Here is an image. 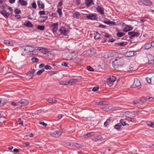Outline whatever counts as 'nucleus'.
<instances>
[{
	"instance_id": "obj_35",
	"label": "nucleus",
	"mask_w": 154,
	"mask_h": 154,
	"mask_svg": "<svg viewBox=\"0 0 154 154\" xmlns=\"http://www.w3.org/2000/svg\"><path fill=\"white\" fill-rule=\"evenodd\" d=\"M6 101L5 99H0V106L4 105Z\"/></svg>"
},
{
	"instance_id": "obj_25",
	"label": "nucleus",
	"mask_w": 154,
	"mask_h": 154,
	"mask_svg": "<svg viewBox=\"0 0 154 154\" xmlns=\"http://www.w3.org/2000/svg\"><path fill=\"white\" fill-rule=\"evenodd\" d=\"M120 123L121 125H122L123 126L129 125V124L127 123L123 119H122L120 120Z\"/></svg>"
},
{
	"instance_id": "obj_4",
	"label": "nucleus",
	"mask_w": 154,
	"mask_h": 154,
	"mask_svg": "<svg viewBox=\"0 0 154 154\" xmlns=\"http://www.w3.org/2000/svg\"><path fill=\"white\" fill-rule=\"evenodd\" d=\"M62 132L60 131H52L50 133V135L53 137H58L62 134Z\"/></svg>"
},
{
	"instance_id": "obj_40",
	"label": "nucleus",
	"mask_w": 154,
	"mask_h": 154,
	"mask_svg": "<svg viewBox=\"0 0 154 154\" xmlns=\"http://www.w3.org/2000/svg\"><path fill=\"white\" fill-rule=\"evenodd\" d=\"M60 84L62 85H68V84L67 83V81H62L60 82Z\"/></svg>"
},
{
	"instance_id": "obj_13",
	"label": "nucleus",
	"mask_w": 154,
	"mask_h": 154,
	"mask_svg": "<svg viewBox=\"0 0 154 154\" xmlns=\"http://www.w3.org/2000/svg\"><path fill=\"white\" fill-rule=\"evenodd\" d=\"M85 4L87 7H89L92 5H94V3L92 0H86L85 2Z\"/></svg>"
},
{
	"instance_id": "obj_15",
	"label": "nucleus",
	"mask_w": 154,
	"mask_h": 154,
	"mask_svg": "<svg viewBox=\"0 0 154 154\" xmlns=\"http://www.w3.org/2000/svg\"><path fill=\"white\" fill-rule=\"evenodd\" d=\"M133 28V27L131 26L126 25V26L124 28L123 31L125 32H128L132 30Z\"/></svg>"
},
{
	"instance_id": "obj_43",
	"label": "nucleus",
	"mask_w": 154,
	"mask_h": 154,
	"mask_svg": "<svg viewBox=\"0 0 154 154\" xmlns=\"http://www.w3.org/2000/svg\"><path fill=\"white\" fill-rule=\"evenodd\" d=\"M14 12L15 13V14H17L20 13L21 12V11L20 10V9L18 8H16L15 9Z\"/></svg>"
},
{
	"instance_id": "obj_30",
	"label": "nucleus",
	"mask_w": 154,
	"mask_h": 154,
	"mask_svg": "<svg viewBox=\"0 0 154 154\" xmlns=\"http://www.w3.org/2000/svg\"><path fill=\"white\" fill-rule=\"evenodd\" d=\"M133 103L134 105H136L137 103L141 105L143 103V102L140 100H139L135 101H134Z\"/></svg>"
},
{
	"instance_id": "obj_36",
	"label": "nucleus",
	"mask_w": 154,
	"mask_h": 154,
	"mask_svg": "<svg viewBox=\"0 0 154 154\" xmlns=\"http://www.w3.org/2000/svg\"><path fill=\"white\" fill-rule=\"evenodd\" d=\"M151 46V44H150V43H147L145 44V48L146 49H148L150 48Z\"/></svg>"
},
{
	"instance_id": "obj_29",
	"label": "nucleus",
	"mask_w": 154,
	"mask_h": 154,
	"mask_svg": "<svg viewBox=\"0 0 154 154\" xmlns=\"http://www.w3.org/2000/svg\"><path fill=\"white\" fill-rule=\"evenodd\" d=\"M35 72V70L34 69H32L31 71H29L27 74H29V76H34V74Z\"/></svg>"
},
{
	"instance_id": "obj_10",
	"label": "nucleus",
	"mask_w": 154,
	"mask_h": 154,
	"mask_svg": "<svg viewBox=\"0 0 154 154\" xmlns=\"http://www.w3.org/2000/svg\"><path fill=\"white\" fill-rule=\"evenodd\" d=\"M19 107L25 106L28 105L29 103L28 101L26 99H22L19 102Z\"/></svg>"
},
{
	"instance_id": "obj_53",
	"label": "nucleus",
	"mask_w": 154,
	"mask_h": 154,
	"mask_svg": "<svg viewBox=\"0 0 154 154\" xmlns=\"http://www.w3.org/2000/svg\"><path fill=\"white\" fill-rule=\"evenodd\" d=\"M105 34L103 35V36L106 38H109L111 36V35L108 34L106 33H105Z\"/></svg>"
},
{
	"instance_id": "obj_59",
	"label": "nucleus",
	"mask_w": 154,
	"mask_h": 154,
	"mask_svg": "<svg viewBox=\"0 0 154 154\" xmlns=\"http://www.w3.org/2000/svg\"><path fill=\"white\" fill-rule=\"evenodd\" d=\"M45 66V64L43 63H42L39 65V68H42Z\"/></svg>"
},
{
	"instance_id": "obj_38",
	"label": "nucleus",
	"mask_w": 154,
	"mask_h": 154,
	"mask_svg": "<svg viewBox=\"0 0 154 154\" xmlns=\"http://www.w3.org/2000/svg\"><path fill=\"white\" fill-rule=\"evenodd\" d=\"M38 59L36 57H33L31 58L32 61L34 63H37L38 61Z\"/></svg>"
},
{
	"instance_id": "obj_41",
	"label": "nucleus",
	"mask_w": 154,
	"mask_h": 154,
	"mask_svg": "<svg viewBox=\"0 0 154 154\" xmlns=\"http://www.w3.org/2000/svg\"><path fill=\"white\" fill-rule=\"evenodd\" d=\"M32 7L34 9H36L37 8V5L35 1L34 2L31 4Z\"/></svg>"
},
{
	"instance_id": "obj_5",
	"label": "nucleus",
	"mask_w": 154,
	"mask_h": 154,
	"mask_svg": "<svg viewBox=\"0 0 154 154\" xmlns=\"http://www.w3.org/2000/svg\"><path fill=\"white\" fill-rule=\"evenodd\" d=\"M138 3L140 4L142 3L144 5L147 6H151L152 5V2L148 0H140L138 1Z\"/></svg>"
},
{
	"instance_id": "obj_45",
	"label": "nucleus",
	"mask_w": 154,
	"mask_h": 154,
	"mask_svg": "<svg viewBox=\"0 0 154 154\" xmlns=\"http://www.w3.org/2000/svg\"><path fill=\"white\" fill-rule=\"evenodd\" d=\"M110 120L109 119H107L104 123V125L105 127H106L109 124V123L110 122Z\"/></svg>"
},
{
	"instance_id": "obj_34",
	"label": "nucleus",
	"mask_w": 154,
	"mask_h": 154,
	"mask_svg": "<svg viewBox=\"0 0 154 154\" xmlns=\"http://www.w3.org/2000/svg\"><path fill=\"white\" fill-rule=\"evenodd\" d=\"M125 35V33L122 32H118L117 33V36L118 37H122V36Z\"/></svg>"
},
{
	"instance_id": "obj_60",
	"label": "nucleus",
	"mask_w": 154,
	"mask_h": 154,
	"mask_svg": "<svg viewBox=\"0 0 154 154\" xmlns=\"http://www.w3.org/2000/svg\"><path fill=\"white\" fill-rule=\"evenodd\" d=\"M99 27H101L103 28H105L106 27V26L105 25L100 24L99 25Z\"/></svg>"
},
{
	"instance_id": "obj_8",
	"label": "nucleus",
	"mask_w": 154,
	"mask_h": 154,
	"mask_svg": "<svg viewBox=\"0 0 154 154\" xmlns=\"http://www.w3.org/2000/svg\"><path fill=\"white\" fill-rule=\"evenodd\" d=\"M59 32L61 34L64 35H66L69 32L68 30L66 29L65 27H60L59 29Z\"/></svg>"
},
{
	"instance_id": "obj_18",
	"label": "nucleus",
	"mask_w": 154,
	"mask_h": 154,
	"mask_svg": "<svg viewBox=\"0 0 154 154\" xmlns=\"http://www.w3.org/2000/svg\"><path fill=\"white\" fill-rule=\"evenodd\" d=\"M77 81V80L76 79H72L67 81V83L68 84V85H74Z\"/></svg>"
},
{
	"instance_id": "obj_9",
	"label": "nucleus",
	"mask_w": 154,
	"mask_h": 154,
	"mask_svg": "<svg viewBox=\"0 0 154 154\" xmlns=\"http://www.w3.org/2000/svg\"><path fill=\"white\" fill-rule=\"evenodd\" d=\"M116 78H109L106 79V82L109 86H111L113 85V82L115 81Z\"/></svg>"
},
{
	"instance_id": "obj_6",
	"label": "nucleus",
	"mask_w": 154,
	"mask_h": 154,
	"mask_svg": "<svg viewBox=\"0 0 154 154\" xmlns=\"http://www.w3.org/2000/svg\"><path fill=\"white\" fill-rule=\"evenodd\" d=\"M58 26L59 25L58 23H54L50 26V28L53 33H54L57 31Z\"/></svg>"
},
{
	"instance_id": "obj_39",
	"label": "nucleus",
	"mask_w": 154,
	"mask_h": 154,
	"mask_svg": "<svg viewBox=\"0 0 154 154\" xmlns=\"http://www.w3.org/2000/svg\"><path fill=\"white\" fill-rule=\"evenodd\" d=\"M95 104L96 105H103V102L99 101H96L95 102Z\"/></svg>"
},
{
	"instance_id": "obj_16",
	"label": "nucleus",
	"mask_w": 154,
	"mask_h": 154,
	"mask_svg": "<svg viewBox=\"0 0 154 154\" xmlns=\"http://www.w3.org/2000/svg\"><path fill=\"white\" fill-rule=\"evenodd\" d=\"M127 44V42H123L119 43H115L114 46L116 47H118L119 46H123Z\"/></svg>"
},
{
	"instance_id": "obj_56",
	"label": "nucleus",
	"mask_w": 154,
	"mask_h": 154,
	"mask_svg": "<svg viewBox=\"0 0 154 154\" xmlns=\"http://www.w3.org/2000/svg\"><path fill=\"white\" fill-rule=\"evenodd\" d=\"M68 63L65 62H63L62 63V65L64 66L65 67H67L68 66Z\"/></svg>"
},
{
	"instance_id": "obj_21",
	"label": "nucleus",
	"mask_w": 154,
	"mask_h": 154,
	"mask_svg": "<svg viewBox=\"0 0 154 154\" xmlns=\"http://www.w3.org/2000/svg\"><path fill=\"white\" fill-rule=\"evenodd\" d=\"M134 85L136 87H139L140 86L141 84L140 81L137 79H135L134 83Z\"/></svg>"
},
{
	"instance_id": "obj_44",
	"label": "nucleus",
	"mask_w": 154,
	"mask_h": 154,
	"mask_svg": "<svg viewBox=\"0 0 154 154\" xmlns=\"http://www.w3.org/2000/svg\"><path fill=\"white\" fill-rule=\"evenodd\" d=\"M66 145L67 146H69L70 147L74 146H75L76 145L74 143H66Z\"/></svg>"
},
{
	"instance_id": "obj_2",
	"label": "nucleus",
	"mask_w": 154,
	"mask_h": 154,
	"mask_svg": "<svg viewBox=\"0 0 154 154\" xmlns=\"http://www.w3.org/2000/svg\"><path fill=\"white\" fill-rule=\"evenodd\" d=\"M25 51L29 55H34L38 54V52L35 50L34 48L32 46L28 45L23 47Z\"/></svg>"
},
{
	"instance_id": "obj_51",
	"label": "nucleus",
	"mask_w": 154,
	"mask_h": 154,
	"mask_svg": "<svg viewBox=\"0 0 154 154\" xmlns=\"http://www.w3.org/2000/svg\"><path fill=\"white\" fill-rule=\"evenodd\" d=\"M87 69L89 71H94V69L90 66H87Z\"/></svg>"
},
{
	"instance_id": "obj_37",
	"label": "nucleus",
	"mask_w": 154,
	"mask_h": 154,
	"mask_svg": "<svg viewBox=\"0 0 154 154\" xmlns=\"http://www.w3.org/2000/svg\"><path fill=\"white\" fill-rule=\"evenodd\" d=\"M62 8L57 7V12L59 14L60 16H61L62 14Z\"/></svg>"
},
{
	"instance_id": "obj_1",
	"label": "nucleus",
	"mask_w": 154,
	"mask_h": 154,
	"mask_svg": "<svg viewBox=\"0 0 154 154\" xmlns=\"http://www.w3.org/2000/svg\"><path fill=\"white\" fill-rule=\"evenodd\" d=\"M2 8L3 11L0 13L6 18H8L10 14L12 13L13 11L11 7L6 5L5 2L2 0H0V8Z\"/></svg>"
},
{
	"instance_id": "obj_12",
	"label": "nucleus",
	"mask_w": 154,
	"mask_h": 154,
	"mask_svg": "<svg viewBox=\"0 0 154 154\" xmlns=\"http://www.w3.org/2000/svg\"><path fill=\"white\" fill-rule=\"evenodd\" d=\"M86 17L88 19L92 20H97V16L94 14H92L90 15H88Z\"/></svg>"
},
{
	"instance_id": "obj_7",
	"label": "nucleus",
	"mask_w": 154,
	"mask_h": 154,
	"mask_svg": "<svg viewBox=\"0 0 154 154\" xmlns=\"http://www.w3.org/2000/svg\"><path fill=\"white\" fill-rule=\"evenodd\" d=\"M128 34L130 35L129 38L131 39H133L135 37H137L140 35L139 33L134 31L129 32H128Z\"/></svg>"
},
{
	"instance_id": "obj_3",
	"label": "nucleus",
	"mask_w": 154,
	"mask_h": 154,
	"mask_svg": "<svg viewBox=\"0 0 154 154\" xmlns=\"http://www.w3.org/2000/svg\"><path fill=\"white\" fill-rule=\"evenodd\" d=\"M122 58L117 57L112 62V65L114 68L116 69L123 64Z\"/></svg>"
},
{
	"instance_id": "obj_11",
	"label": "nucleus",
	"mask_w": 154,
	"mask_h": 154,
	"mask_svg": "<svg viewBox=\"0 0 154 154\" xmlns=\"http://www.w3.org/2000/svg\"><path fill=\"white\" fill-rule=\"evenodd\" d=\"M96 10L100 14L103 15L104 14V9L102 6L98 5L96 8Z\"/></svg>"
},
{
	"instance_id": "obj_31",
	"label": "nucleus",
	"mask_w": 154,
	"mask_h": 154,
	"mask_svg": "<svg viewBox=\"0 0 154 154\" xmlns=\"http://www.w3.org/2000/svg\"><path fill=\"white\" fill-rule=\"evenodd\" d=\"M121 125L120 123H118L116 124L114 126L115 129L117 130H120L121 128Z\"/></svg>"
},
{
	"instance_id": "obj_46",
	"label": "nucleus",
	"mask_w": 154,
	"mask_h": 154,
	"mask_svg": "<svg viewBox=\"0 0 154 154\" xmlns=\"http://www.w3.org/2000/svg\"><path fill=\"white\" fill-rule=\"evenodd\" d=\"M148 63L149 64L154 65V58L148 61Z\"/></svg>"
},
{
	"instance_id": "obj_64",
	"label": "nucleus",
	"mask_w": 154,
	"mask_h": 154,
	"mask_svg": "<svg viewBox=\"0 0 154 154\" xmlns=\"http://www.w3.org/2000/svg\"><path fill=\"white\" fill-rule=\"evenodd\" d=\"M151 45L152 47H154V41L151 42Z\"/></svg>"
},
{
	"instance_id": "obj_47",
	"label": "nucleus",
	"mask_w": 154,
	"mask_h": 154,
	"mask_svg": "<svg viewBox=\"0 0 154 154\" xmlns=\"http://www.w3.org/2000/svg\"><path fill=\"white\" fill-rule=\"evenodd\" d=\"M63 1L62 0H61L60 1L59 3L57 6V7L60 8L63 5Z\"/></svg>"
},
{
	"instance_id": "obj_33",
	"label": "nucleus",
	"mask_w": 154,
	"mask_h": 154,
	"mask_svg": "<svg viewBox=\"0 0 154 154\" xmlns=\"http://www.w3.org/2000/svg\"><path fill=\"white\" fill-rule=\"evenodd\" d=\"M37 28L39 30L43 31L45 29V27L42 25H38L37 26Z\"/></svg>"
},
{
	"instance_id": "obj_17",
	"label": "nucleus",
	"mask_w": 154,
	"mask_h": 154,
	"mask_svg": "<svg viewBox=\"0 0 154 154\" xmlns=\"http://www.w3.org/2000/svg\"><path fill=\"white\" fill-rule=\"evenodd\" d=\"M38 50L41 51V52L44 54H47L48 53L49 51L48 49L42 47H40L38 48Z\"/></svg>"
},
{
	"instance_id": "obj_24",
	"label": "nucleus",
	"mask_w": 154,
	"mask_h": 154,
	"mask_svg": "<svg viewBox=\"0 0 154 154\" xmlns=\"http://www.w3.org/2000/svg\"><path fill=\"white\" fill-rule=\"evenodd\" d=\"M19 2L22 6H26L28 4L27 2L24 0H19Z\"/></svg>"
},
{
	"instance_id": "obj_48",
	"label": "nucleus",
	"mask_w": 154,
	"mask_h": 154,
	"mask_svg": "<svg viewBox=\"0 0 154 154\" xmlns=\"http://www.w3.org/2000/svg\"><path fill=\"white\" fill-rule=\"evenodd\" d=\"M151 78H145V79L147 82L149 83H150L151 82Z\"/></svg>"
},
{
	"instance_id": "obj_26",
	"label": "nucleus",
	"mask_w": 154,
	"mask_h": 154,
	"mask_svg": "<svg viewBox=\"0 0 154 154\" xmlns=\"http://www.w3.org/2000/svg\"><path fill=\"white\" fill-rule=\"evenodd\" d=\"M104 23L110 25H116V23L114 22L111 21L109 20L107 21H105Z\"/></svg>"
},
{
	"instance_id": "obj_23",
	"label": "nucleus",
	"mask_w": 154,
	"mask_h": 154,
	"mask_svg": "<svg viewBox=\"0 0 154 154\" xmlns=\"http://www.w3.org/2000/svg\"><path fill=\"white\" fill-rule=\"evenodd\" d=\"M94 38L96 39H98L100 38L101 35L99 32H96L94 34Z\"/></svg>"
},
{
	"instance_id": "obj_54",
	"label": "nucleus",
	"mask_w": 154,
	"mask_h": 154,
	"mask_svg": "<svg viewBox=\"0 0 154 154\" xmlns=\"http://www.w3.org/2000/svg\"><path fill=\"white\" fill-rule=\"evenodd\" d=\"M99 89L98 87H94L92 89V91L94 92H95L97 91Z\"/></svg>"
},
{
	"instance_id": "obj_55",
	"label": "nucleus",
	"mask_w": 154,
	"mask_h": 154,
	"mask_svg": "<svg viewBox=\"0 0 154 154\" xmlns=\"http://www.w3.org/2000/svg\"><path fill=\"white\" fill-rule=\"evenodd\" d=\"M39 123V124L42 125L44 126H46L47 125V124L45 123L44 122H40Z\"/></svg>"
},
{
	"instance_id": "obj_62",
	"label": "nucleus",
	"mask_w": 154,
	"mask_h": 154,
	"mask_svg": "<svg viewBox=\"0 0 154 154\" xmlns=\"http://www.w3.org/2000/svg\"><path fill=\"white\" fill-rule=\"evenodd\" d=\"M62 115L61 114H58L57 116V118L59 119H61L62 118Z\"/></svg>"
},
{
	"instance_id": "obj_20",
	"label": "nucleus",
	"mask_w": 154,
	"mask_h": 154,
	"mask_svg": "<svg viewBox=\"0 0 154 154\" xmlns=\"http://www.w3.org/2000/svg\"><path fill=\"white\" fill-rule=\"evenodd\" d=\"M80 16V13L78 11H75L73 13L72 17L76 19L79 18Z\"/></svg>"
},
{
	"instance_id": "obj_32",
	"label": "nucleus",
	"mask_w": 154,
	"mask_h": 154,
	"mask_svg": "<svg viewBox=\"0 0 154 154\" xmlns=\"http://www.w3.org/2000/svg\"><path fill=\"white\" fill-rule=\"evenodd\" d=\"M94 134V132H91L87 134H85L84 135V137L85 138H86L88 137H89L91 136H92Z\"/></svg>"
},
{
	"instance_id": "obj_14",
	"label": "nucleus",
	"mask_w": 154,
	"mask_h": 154,
	"mask_svg": "<svg viewBox=\"0 0 154 154\" xmlns=\"http://www.w3.org/2000/svg\"><path fill=\"white\" fill-rule=\"evenodd\" d=\"M134 52L133 51H127L125 54V56L127 57L133 56L134 55Z\"/></svg>"
},
{
	"instance_id": "obj_61",
	"label": "nucleus",
	"mask_w": 154,
	"mask_h": 154,
	"mask_svg": "<svg viewBox=\"0 0 154 154\" xmlns=\"http://www.w3.org/2000/svg\"><path fill=\"white\" fill-rule=\"evenodd\" d=\"M48 101L50 103H52V101H53V98H50L48 99Z\"/></svg>"
},
{
	"instance_id": "obj_42",
	"label": "nucleus",
	"mask_w": 154,
	"mask_h": 154,
	"mask_svg": "<svg viewBox=\"0 0 154 154\" xmlns=\"http://www.w3.org/2000/svg\"><path fill=\"white\" fill-rule=\"evenodd\" d=\"M11 104L14 106H18L17 107H19V102H17V103H15L14 102H11Z\"/></svg>"
},
{
	"instance_id": "obj_50",
	"label": "nucleus",
	"mask_w": 154,
	"mask_h": 154,
	"mask_svg": "<svg viewBox=\"0 0 154 154\" xmlns=\"http://www.w3.org/2000/svg\"><path fill=\"white\" fill-rule=\"evenodd\" d=\"M40 17L43 18V21H44L48 18V17L46 16H41Z\"/></svg>"
},
{
	"instance_id": "obj_28",
	"label": "nucleus",
	"mask_w": 154,
	"mask_h": 154,
	"mask_svg": "<svg viewBox=\"0 0 154 154\" xmlns=\"http://www.w3.org/2000/svg\"><path fill=\"white\" fill-rule=\"evenodd\" d=\"M146 123L148 126L154 128V123L150 121H148L146 122Z\"/></svg>"
},
{
	"instance_id": "obj_49",
	"label": "nucleus",
	"mask_w": 154,
	"mask_h": 154,
	"mask_svg": "<svg viewBox=\"0 0 154 154\" xmlns=\"http://www.w3.org/2000/svg\"><path fill=\"white\" fill-rule=\"evenodd\" d=\"M44 68L46 69H51V66L48 65H47L45 66Z\"/></svg>"
},
{
	"instance_id": "obj_19",
	"label": "nucleus",
	"mask_w": 154,
	"mask_h": 154,
	"mask_svg": "<svg viewBox=\"0 0 154 154\" xmlns=\"http://www.w3.org/2000/svg\"><path fill=\"white\" fill-rule=\"evenodd\" d=\"M37 4L39 8L43 9L44 8L45 5L44 3L41 0H39L37 2Z\"/></svg>"
},
{
	"instance_id": "obj_22",
	"label": "nucleus",
	"mask_w": 154,
	"mask_h": 154,
	"mask_svg": "<svg viewBox=\"0 0 154 154\" xmlns=\"http://www.w3.org/2000/svg\"><path fill=\"white\" fill-rule=\"evenodd\" d=\"M24 25L28 27H31L33 26V25L31 22L29 21H28L27 23H24Z\"/></svg>"
},
{
	"instance_id": "obj_63",
	"label": "nucleus",
	"mask_w": 154,
	"mask_h": 154,
	"mask_svg": "<svg viewBox=\"0 0 154 154\" xmlns=\"http://www.w3.org/2000/svg\"><path fill=\"white\" fill-rule=\"evenodd\" d=\"M129 68H128V69H127L128 71H132V70H133V69H134L133 67H130V66H129Z\"/></svg>"
},
{
	"instance_id": "obj_52",
	"label": "nucleus",
	"mask_w": 154,
	"mask_h": 154,
	"mask_svg": "<svg viewBox=\"0 0 154 154\" xmlns=\"http://www.w3.org/2000/svg\"><path fill=\"white\" fill-rule=\"evenodd\" d=\"M38 14L41 16L42 15L45 14V11H40L38 12Z\"/></svg>"
},
{
	"instance_id": "obj_27",
	"label": "nucleus",
	"mask_w": 154,
	"mask_h": 154,
	"mask_svg": "<svg viewBox=\"0 0 154 154\" xmlns=\"http://www.w3.org/2000/svg\"><path fill=\"white\" fill-rule=\"evenodd\" d=\"M4 43L8 46L13 45V44L12 42H11L9 40H5L4 41Z\"/></svg>"
},
{
	"instance_id": "obj_58",
	"label": "nucleus",
	"mask_w": 154,
	"mask_h": 154,
	"mask_svg": "<svg viewBox=\"0 0 154 154\" xmlns=\"http://www.w3.org/2000/svg\"><path fill=\"white\" fill-rule=\"evenodd\" d=\"M29 142H27L26 143H23V146H24L27 147L29 146Z\"/></svg>"
},
{
	"instance_id": "obj_57",
	"label": "nucleus",
	"mask_w": 154,
	"mask_h": 154,
	"mask_svg": "<svg viewBox=\"0 0 154 154\" xmlns=\"http://www.w3.org/2000/svg\"><path fill=\"white\" fill-rule=\"evenodd\" d=\"M15 17L17 19L19 20L21 18V17L20 15H17L15 16Z\"/></svg>"
}]
</instances>
